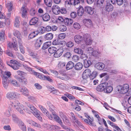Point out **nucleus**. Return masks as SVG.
<instances>
[{
    "label": "nucleus",
    "mask_w": 131,
    "mask_h": 131,
    "mask_svg": "<svg viewBox=\"0 0 131 131\" xmlns=\"http://www.w3.org/2000/svg\"><path fill=\"white\" fill-rule=\"evenodd\" d=\"M71 1L72 2H72V4H73L74 6L78 5L80 3V0H71Z\"/></svg>",
    "instance_id": "nucleus-63"
},
{
    "label": "nucleus",
    "mask_w": 131,
    "mask_h": 131,
    "mask_svg": "<svg viewBox=\"0 0 131 131\" xmlns=\"http://www.w3.org/2000/svg\"><path fill=\"white\" fill-rule=\"evenodd\" d=\"M12 106L14 109L20 114H23L24 111L27 113L31 112L40 120H42V118L39 114V111L37 109L33 106L29 104L27 106H24V105L18 102H16L12 103Z\"/></svg>",
    "instance_id": "nucleus-1"
},
{
    "label": "nucleus",
    "mask_w": 131,
    "mask_h": 131,
    "mask_svg": "<svg viewBox=\"0 0 131 131\" xmlns=\"http://www.w3.org/2000/svg\"><path fill=\"white\" fill-rule=\"evenodd\" d=\"M91 64V62L90 60H85L84 62V65L86 68L89 67Z\"/></svg>",
    "instance_id": "nucleus-37"
},
{
    "label": "nucleus",
    "mask_w": 131,
    "mask_h": 131,
    "mask_svg": "<svg viewBox=\"0 0 131 131\" xmlns=\"http://www.w3.org/2000/svg\"><path fill=\"white\" fill-rule=\"evenodd\" d=\"M10 64H8L9 66V65H13V64H18L19 63L17 61L14 60H11L10 61Z\"/></svg>",
    "instance_id": "nucleus-59"
},
{
    "label": "nucleus",
    "mask_w": 131,
    "mask_h": 131,
    "mask_svg": "<svg viewBox=\"0 0 131 131\" xmlns=\"http://www.w3.org/2000/svg\"><path fill=\"white\" fill-rule=\"evenodd\" d=\"M63 50L62 48L59 49H57L54 54V56L56 58H58L60 57L62 54Z\"/></svg>",
    "instance_id": "nucleus-11"
},
{
    "label": "nucleus",
    "mask_w": 131,
    "mask_h": 131,
    "mask_svg": "<svg viewBox=\"0 0 131 131\" xmlns=\"http://www.w3.org/2000/svg\"><path fill=\"white\" fill-rule=\"evenodd\" d=\"M5 31L4 30L1 31L0 32V39L1 40L3 41L5 37Z\"/></svg>",
    "instance_id": "nucleus-42"
},
{
    "label": "nucleus",
    "mask_w": 131,
    "mask_h": 131,
    "mask_svg": "<svg viewBox=\"0 0 131 131\" xmlns=\"http://www.w3.org/2000/svg\"><path fill=\"white\" fill-rule=\"evenodd\" d=\"M9 83V80L8 79H3V84L5 88H7Z\"/></svg>",
    "instance_id": "nucleus-30"
},
{
    "label": "nucleus",
    "mask_w": 131,
    "mask_h": 131,
    "mask_svg": "<svg viewBox=\"0 0 131 131\" xmlns=\"http://www.w3.org/2000/svg\"><path fill=\"white\" fill-rule=\"evenodd\" d=\"M32 58L35 59L36 61L40 63L42 62V61L40 60V56H38L37 53L36 54V55H35Z\"/></svg>",
    "instance_id": "nucleus-44"
},
{
    "label": "nucleus",
    "mask_w": 131,
    "mask_h": 131,
    "mask_svg": "<svg viewBox=\"0 0 131 131\" xmlns=\"http://www.w3.org/2000/svg\"><path fill=\"white\" fill-rule=\"evenodd\" d=\"M39 107L40 108L42 112L46 115L47 114V113L48 112L47 110L43 106L41 105H39Z\"/></svg>",
    "instance_id": "nucleus-45"
},
{
    "label": "nucleus",
    "mask_w": 131,
    "mask_h": 131,
    "mask_svg": "<svg viewBox=\"0 0 131 131\" xmlns=\"http://www.w3.org/2000/svg\"><path fill=\"white\" fill-rule=\"evenodd\" d=\"M48 42H46L44 43L42 47L43 49L45 50L48 48L50 46Z\"/></svg>",
    "instance_id": "nucleus-58"
},
{
    "label": "nucleus",
    "mask_w": 131,
    "mask_h": 131,
    "mask_svg": "<svg viewBox=\"0 0 131 131\" xmlns=\"http://www.w3.org/2000/svg\"><path fill=\"white\" fill-rule=\"evenodd\" d=\"M64 19L62 16H59L58 17L57 20V22L60 24H62L63 22L64 23Z\"/></svg>",
    "instance_id": "nucleus-51"
},
{
    "label": "nucleus",
    "mask_w": 131,
    "mask_h": 131,
    "mask_svg": "<svg viewBox=\"0 0 131 131\" xmlns=\"http://www.w3.org/2000/svg\"><path fill=\"white\" fill-rule=\"evenodd\" d=\"M71 121L74 124L76 123L77 124L80 122L77 119V117H73V118H72Z\"/></svg>",
    "instance_id": "nucleus-56"
},
{
    "label": "nucleus",
    "mask_w": 131,
    "mask_h": 131,
    "mask_svg": "<svg viewBox=\"0 0 131 131\" xmlns=\"http://www.w3.org/2000/svg\"><path fill=\"white\" fill-rule=\"evenodd\" d=\"M38 30L40 33L43 34L45 32V28L43 26H41L39 28Z\"/></svg>",
    "instance_id": "nucleus-54"
},
{
    "label": "nucleus",
    "mask_w": 131,
    "mask_h": 131,
    "mask_svg": "<svg viewBox=\"0 0 131 131\" xmlns=\"http://www.w3.org/2000/svg\"><path fill=\"white\" fill-rule=\"evenodd\" d=\"M8 46L10 48H13L15 51L18 50L17 44H14L13 43H12L10 42H8Z\"/></svg>",
    "instance_id": "nucleus-23"
},
{
    "label": "nucleus",
    "mask_w": 131,
    "mask_h": 131,
    "mask_svg": "<svg viewBox=\"0 0 131 131\" xmlns=\"http://www.w3.org/2000/svg\"><path fill=\"white\" fill-rule=\"evenodd\" d=\"M73 26L74 28L77 29H79L81 27L79 23L77 22H76L74 23Z\"/></svg>",
    "instance_id": "nucleus-57"
},
{
    "label": "nucleus",
    "mask_w": 131,
    "mask_h": 131,
    "mask_svg": "<svg viewBox=\"0 0 131 131\" xmlns=\"http://www.w3.org/2000/svg\"><path fill=\"white\" fill-rule=\"evenodd\" d=\"M67 29L66 27L64 25H61L59 27V30L61 31H65L67 30Z\"/></svg>",
    "instance_id": "nucleus-55"
},
{
    "label": "nucleus",
    "mask_w": 131,
    "mask_h": 131,
    "mask_svg": "<svg viewBox=\"0 0 131 131\" xmlns=\"http://www.w3.org/2000/svg\"><path fill=\"white\" fill-rule=\"evenodd\" d=\"M37 69L43 72L44 74H48V75H49V74L48 72L45 69H43L42 68L39 67L37 68Z\"/></svg>",
    "instance_id": "nucleus-62"
},
{
    "label": "nucleus",
    "mask_w": 131,
    "mask_h": 131,
    "mask_svg": "<svg viewBox=\"0 0 131 131\" xmlns=\"http://www.w3.org/2000/svg\"><path fill=\"white\" fill-rule=\"evenodd\" d=\"M38 19L36 17H35L32 18L29 21V24L30 25H33L36 24L38 22Z\"/></svg>",
    "instance_id": "nucleus-27"
},
{
    "label": "nucleus",
    "mask_w": 131,
    "mask_h": 131,
    "mask_svg": "<svg viewBox=\"0 0 131 131\" xmlns=\"http://www.w3.org/2000/svg\"><path fill=\"white\" fill-rule=\"evenodd\" d=\"M27 122L32 126L37 128H41V126L40 124L36 123L32 120H28Z\"/></svg>",
    "instance_id": "nucleus-14"
},
{
    "label": "nucleus",
    "mask_w": 131,
    "mask_h": 131,
    "mask_svg": "<svg viewBox=\"0 0 131 131\" xmlns=\"http://www.w3.org/2000/svg\"><path fill=\"white\" fill-rule=\"evenodd\" d=\"M108 123L118 131H122L120 128L116 125L115 124L113 123L110 121H107Z\"/></svg>",
    "instance_id": "nucleus-24"
},
{
    "label": "nucleus",
    "mask_w": 131,
    "mask_h": 131,
    "mask_svg": "<svg viewBox=\"0 0 131 131\" xmlns=\"http://www.w3.org/2000/svg\"><path fill=\"white\" fill-rule=\"evenodd\" d=\"M42 43V41L40 38L37 39L36 42L35 44V47L37 48L40 47Z\"/></svg>",
    "instance_id": "nucleus-32"
},
{
    "label": "nucleus",
    "mask_w": 131,
    "mask_h": 131,
    "mask_svg": "<svg viewBox=\"0 0 131 131\" xmlns=\"http://www.w3.org/2000/svg\"><path fill=\"white\" fill-rule=\"evenodd\" d=\"M123 0H112V3L113 4H115L116 3L118 5H121L123 3Z\"/></svg>",
    "instance_id": "nucleus-34"
},
{
    "label": "nucleus",
    "mask_w": 131,
    "mask_h": 131,
    "mask_svg": "<svg viewBox=\"0 0 131 131\" xmlns=\"http://www.w3.org/2000/svg\"><path fill=\"white\" fill-rule=\"evenodd\" d=\"M9 84L14 86H18V83L15 80H9Z\"/></svg>",
    "instance_id": "nucleus-46"
},
{
    "label": "nucleus",
    "mask_w": 131,
    "mask_h": 131,
    "mask_svg": "<svg viewBox=\"0 0 131 131\" xmlns=\"http://www.w3.org/2000/svg\"><path fill=\"white\" fill-rule=\"evenodd\" d=\"M33 74L36 75L37 77L42 80H45V75L40 73L34 71L33 72Z\"/></svg>",
    "instance_id": "nucleus-22"
},
{
    "label": "nucleus",
    "mask_w": 131,
    "mask_h": 131,
    "mask_svg": "<svg viewBox=\"0 0 131 131\" xmlns=\"http://www.w3.org/2000/svg\"><path fill=\"white\" fill-rule=\"evenodd\" d=\"M58 38H57L54 40L52 43V44L53 45H59L60 43V42L58 41Z\"/></svg>",
    "instance_id": "nucleus-64"
},
{
    "label": "nucleus",
    "mask_w": 131,
    "mask_h": 131,
    "mask_svg": "<svg viewBox=\"0 0 131 131\" xmlns=\"http://www.w3.org/2000/svg\"><path fill=\"white\" fill-rule=\"evenodd\" d=\"M38 35L37 32L33 31L31 33L29 36V38L30 39H32Z\"/></svg>",
    "instance_id": "nucleus-49"
},
{
    "label": "nucleus",
    "mask_w": 131,
    "mask_h": 131,
    "mask_svg": "<svg viewBox=\"0 0 131 131\" xmlns=\"http://www.w3.org/2000/svg\"><path fill=\"white\" fill-rule=\"evenodd\" d=\"M101 52L97 50L94 51L92 53L94 57H96L99 56Z\"/></svg>",
    "instance_id": "nucleus-53"
},
{
    "label": "nucleus",
    "mask_w": 131,
    "mask_h": 131,
    "mask_svg": "<svg viewBox=\"0 0 131 131\" xmlns=\"http://www.w3.org/2000/svg\"><path fill=\"white\" fill-rule=\"evenodd\" d=\"M113 90V88L111 86H108V84L105 89L104 92L110 93Z\"/></svg>",
    "instance_id": "nucleus-36"
},
{
    "label": "nucleus",
    "mask_w": 131,
    "mask_h": 131,
    "mask_svg": "<svg viewBox=\"0 0 131 131\" xmlns=\"http://www.w3.org/2000/svg\"><path fill=\"white\" fill-rule=\"evenodd\" d=\"M116 89L121 94H125L127 92L129 89L128 84H125L123 85H119L117 86Z\"/></svg>",
    "instance_id": "nucleus-2"
},
{
    "label": "nucleus",
    "mask_w": 131,
    "mask_h": 131,
    "mask_svg": "<svg viewBox=\"0 0 131 131\" xmlns=\"http://www.w3.org/2000/svg\"><path fill=\"white\" fill-rule=\"evenodd\" d=\"M52 10L53 13L56 15L60 13V8L58 6H53L52 7Z\"/></svg>",
    "instance_id": "nucleus-15"
},
{
    "label": "nucleus",
    "mask_w": 131,
    "mask_h": 131,
    "mask_svg": "<svg viewBox=\"0 0 131 131\" xmlns=\"http://www.w3.org/2000/svg\"><path fill=\"white\" fill-rule=\"evenodd\" d=\"M57 48L54 47H49L48 49L49 52L50 53H55L57 50Z\"/></svg>",
    "instance_id": "nucleus-41"
},
{
    "label": "nucleus",
    "mask_w": 131,
    "mask_h": 131,
    "mask_svg": "<svg viewBox=\"0 0 131 131\" xmlns=\"http://www.w3.org/2000/svg\"><path fill=\"white\" fill-rule=\"evenodd\" d=\"M53 37V35L52 34L48 33L45 35L44 37L46 40H50L52 39Z\"/></svg>",
    "instance_id": "nucleus-35"
},
{
    "label": "nucleus",
    "mask_w": 131,
    "mask_h": 131,
    "mask_svg": "<svg viewBox=\"0 0 131 131\" xmlns=\"http://www.w3.org/2000/svg\"><path fill=\"white\" fill-rule=\"evenodd\" d=\"M91 71L90 69H86L83 73L82 77L83 79H86L89 77L90 78V74H91Z\"/></svg>",
    "instance_id": "nucleus-8"
},
{
    "label": "nucleus",
    "mask_w": 131,
    "mask_h": 131,
    "mask_svg": "<svg viewBox=\"0 0 131 131\" xmlns=\"http://www.w3.org/2000/svg\"><path fill=\"white\" fill-rule=\"evenodd\" d=\"M107 5L106 6V10L108 12L112 11L113 9V6L110 3L107 2Z\"/></svg>",
    "instance_id": "nucleus-20"
},
{
    "label": "nucleus",
    "mask_w": 131,
    "mask_h": 131,
    "mask_svg": "<svg viewBox=\"0 0 131 131\" xmlns=\"http://www.w3.org/2000/svg\"><path fill=\"white\" fill-rule=\"evenodd\" d=\"M44 0V3L47 6L49 7H51V6L52 4V0Z\"/></svg>",
    "instance_id": "nucleus-40"
},
{
    "label": "nucleus",
    "mask_w": 131,
    "mask_h": 131,
    "mask_svg": "<svg viewBox=\"0 0 131 131\" xmlns=\"http://www.w3.org/2000/svg\"><path fill=\"white\" fill-rule=\"evenodd\" d=\"M12 116L13 117V119L14 122L16 123H18L19 121V120L16 117V115L13 114L12 115Z\"/></svg>",
    "instance_id": "nucleus-52"
},
{
    "label": "nucleus",
    "mask_w": 131,
    "mask_h": 131,
    "mask_svg": "<svg viewBox=\"0 0 131 131\" xmlns=\"http://www.w3.org/2000/svg\"><path fill=\"white\" fill-rule=\"evenodd\" d=\"M13 34L14 35L18 38L19 45H21L22 42V36L20 32L17 30L14 29L13 31Z\"/></svg>",
    "instance_id": "nucleus-5"
},
{
    "label": "nucleus",
    "mask_w": 131,
    "mask_h": 131,
    "mask_svg": "<svg viewBox=\"0 0 131 131\" xmlns=\"http://www.w3.org/2000/svg\"><path fill=\"white\" fill-rule=\"evenodd\" d=\"M83 67V65L82 63L78 62L74 66V68L77 70H80L82 69Z\"/></svg>",
    "instance_id": "nucleus-29"
},
{
    "label": "nucleus",
    "mask_w": 131,
    "mask_h": 131,
    "mask_svg": "<svg viewBox=\"0 0 131 131\" xmlns=\"http://www.w3.org/2000/svg\"><path fill=\"white\" fill-rule=\"evenodd\" d=\"M47 104L49 107V108L50 111L53 113V110L54 108V106L52 105L51 103L49 102H47Z\"/></svg>",
    "instance_id": "nucleus-50"
},
{
    "label": "nucleus",
    "mask_w": 131,
    "mask_h": 131,
    "mask_svg": "<svg viewBox=\"0 0 131 131\" xmlns=\"http://www.w3.org/2000/svg\"><path fill=\"white\" fill-rule=\"evenodd\" d=\"M54 119L57 122L61 125L62 127L67 130V131H71L72 130L70 128H67L65 126L62 125V123L59 117L56 114H53Z\"/></svg>",
    "instance_id": "nucleus-4"
},
{
    "label": "nucleus",
    "mask_w": 131,
    "mask_h": 131,
    "mask_svg": "<svg viewBox=\"0 0 131 131\" xmlns=\"http://www.w3.org/2000/svg\"><path fill=\"white\" fill-rule=\"evenodd\" d=\"M37 12V10L35 8H31L30 10V15L34 16L35 15Z\"/></svg>",
    "instance_id": "nucleus-48"
},
{
    "label": "nucleus",
    "mask_w": 131,
    "mask_h": 131,
    "mask_svg": "<svg viewBox=\"0 0 131 131\" xmlns=\"http://www.w3.org/2000/svg\"><path fill=\"white\" fill-rule=\"evenodd\" d=\"M43 20L45 21H48L50 19V16L48 13H46L41 16Z\"/></svg>",
    "instance_id": "nucleus-21"
},
{
    "label": "nucleus",
    "mask_w": 131,
    "mask_h": 131,
    "mask_svg": "<svg viewBox=\"0 0 131 131\" xmlns=\"http://www.w3.org/2000/svg\"><path fill=\"white\" fill-rule=\"evenodd\" d=\"M84 39L85 44L87 45H91L92 43V39L91 36L88 34H86L84 35Z\"/></svg>",
    "instance_id": "nucleus-6"
},
{
    "label": "nucleus",
    "mask_w": 131,
    "mask_h": 131,
    "mask_svg": "<svg viewBox=\"0 0 131 131\" xmlns=\"http://www.w3.org/2000/svg\"><path fill=\"white\" fill-rule=\"evenodd\" d=\"M84 10L85 12L90 15H92L93 13V10L91 7H86L85 8Z\"/></svg>",
    "instance_id": "nucleus-25"
},
{
    "label": "nucleus",
    "mask_w": 131,
    "mask_h": 131,
    "mask_svg": "<svg viewBox=\"0 0 131 131\" xmlns=\"http://www.w3.org/2000/svg\"><path fill=\"white\" fill-rule=\"evenodd\" d=\"M6 97L9 100H16L20 98V94L16 92H9L7 93Z\"/></svg>",
    "instance_id": "nucleus-3"
},
{
    "label": "nucleus",
    "mask_w": 131,
    "mask_h": 131,
    "mask_svg": "<svg viewBox=\"0 0 131 131\" xmlns=\"http://www.w3.org/2000/svg\"><path fill=\"white\" fill-rule=\"evenodd\" d=\"M74 51L75 52L80 54L83 53V51L82 49L80 48L77 47L74 48Z\"/></svg>",
    "instance_id": "nucleus-43"
},
{
    "label": "nucleus",
    "mask_w": 131,
    "mask_h": 131,
    "mask_svg": "<svg viewBox=\"0 0 131 131\" xmlns=\"http://www.w3.org/2000/svg\"><path fill=\"white\" fill-rule=\"evenodd\" d=\"M107 84L108 83L106 82L99 84L96 88V90L99 92L104 91V92L105 89Z\"/></svg>",
    "instance_id": "nucleus-7"
},
{
    "label": "nucleus",
    "mask_w": 131,
    "mask_h": 131,
    "mask_svg": "<svg viewBox=\"0 0 131 131\" xmlns=\"http://www.w3.org/2000/svg\"><path fill=\"white\" fill-rule=\"evenodd\" d=\"M86 117L88 118V119H85L84 120L85 122L90 126H93L94 124L92 122L93 121V118H91L88 115H87Z\"/></svg>",
    "instance_id": "nucleus-13"
},
{
    "label": "nucleus",
    "mask_w": 131,
    "mask_h": 131,
    "mask_svg": "<svg viewBox=\"0 0 131 131\" xmlns=\"http://www.w3.org/2000/svg\"><path fill=\"white\" fill-rule=\"evenodd\" d=\"M73 19L68 18H65L64 19V23L65 25L67 26L70 25L73 23Z\"/></svg>",
    "instance_id": "nucleus-26"
},
{
    "label": "nucleus",
    "mask_w": 131,
    "mask_h": 131,
    "mask_svg": "<svg viewBox=\"0 0 131 131\" xmlns=\"http://www.w3.org/2000/svg\"><path fill=\"white\" fill-rule=\"evenodd\" d=\"M84 36L82 37L79 34L76 35L74 37V39L75 42L77 43H80L81 41L84 40Z\"/></svg>",
    "instance_id": "nucleus-9"
},
{
    "label": "nucleus",
    "mask_w": 131,
    "mask_h": 131,
    "mask_svg": "<svg viewBox=\"0 0 131 131\" xmlns=\"http://www.w3.org/2000/svg\"><path fill=\"white\" fill-rule=\"evenodd\" d=\"M11 73L9 71H6L4 72L2 76L3 79H8L11 78Z\"/></svg>",
    "instance_id": "nucleus-12"
},
{
    "label": "nucleus",
    "mask_w": 131,
    "mask_h": 131,
    "mask_svg": "<svg viewBox=\"0 0 131 131\" xmlns=\"http://www.w3.org/2000/svg\"><path fill=\"white\" fill-rule=\"evenodd\" d=\"M74 67V63L71 61L68 62L66 66V68L67 70H69L72 69Z\"/></svg>",
    "instance_id": "nucleus-18"
},
{
    "label": "nucleus",
    "mask_w": 131,
    "mask_h": 131,
    "mask_svg": "<svg viewBox=\"0 0 131 131\" xmlns=\"http://www.w3.org/2000/svg\"><path fill=\"white\" fill-rule=\"evenodd\" d=\"M66 36V34L64 33L60 34L58 36V38L61 39H63Z\"/></svg>",
    "instance_id": "nucleus-60"
},
{
    "label": "nucleus",
    "mask_w": 131,
    "mask_h": 131,
    "mask_svg": "<svg viewBox=\"0 0 131 131\" xmlns=\"http://www.w3.org/2000/svg\"><path fill=\"white\" fill-rule=\"evenodd\" d=\"M92 112L94 114L95 116L96 117L98 118L99 121H100L101 119L99 115L97 114L96 112L94 110L92 111Z\"/></svg>",
    "instance_id": "nucleus-61"
},
{
    "label": "nucleus",
    "mask_w": 131,
    "mask_h": 131,
    "mask_svg": "<svg viewBox=\"0 0 131 131\" xmlns=\"http://www.w3.org/2000/svg\"><path fill=\"white\" fill-rule=\"evenodd\" d=\"M84 13V9L83 7L82 6H79V9L78 10L77 14L79 16H81Z\"/></svg>",
    "instance_id": "nucleus-33"
},
{
    "label": "nucleus",
    "mask_w": 131,
    "mask_h": 131,
    "mask_svg": "<svg viewBox=\"0 0 131 131\" xmlns=\"http://www.w3.org/2000/svg\"><path fill=\"white\" fill-rule=\"evenodd\" d=\"M20 91L24 95L28 96H29L28 91L27 89L25 87H23L20 89Z\"/></svg>",
    "instance_id": "nucleus-19"
},
{
    "label": "nucleus",
    "mask_w": 131,
    "mask_h": 131,
    "mask_svg": "<svg viewBox=\"0 0 131 131\" xmlns=\"http://www.w3.org/2000/svg\"><path fill=\"white\" fill-rule=\"evenodd\" d=\"M19 18V17L16 16L15 19L14 24L15 26L16 27H19L20 25Z\"/></svg>",
    "instance_id": "nucleus-31"
},
{
    "label": "nucleus",
    "mask_w": 131,
    "mask_h": 131,
    "mask_svg": "<svg viewBox=\"0 0 131 131\" xmlns=\"http://www.w3.org/2000/svg\"><path fill=\"white\" fill-rule=\"evenodd\" d=\"M6 6L9 12H11L13 8V4L10 2H9L7 3H6Z\"/></svg>",
    "instance_id": "nucleus-28"
},
{
    "label": "nucleus",
    "mask_w": 131,
    "mask_h": 131,
    "mask_svg": "<svg viewBox=\"0 0 131 131\" xmlns=\"http://www.w3.org/2000/svg\"><path fill=\"white\" fill-rule=\"evenodd\" d=\"M16 73L18 75L23 77H26L27 75V73L26 72L19 70L17 71Z\"/></svg>",
    "instance_id": "nucleus-39"
},
{
    "label": "nucleus",
    "mask_w": 131,
    "mask_h": 131,
    "mask_svg": "<svg viewBox=\"0 0 131 131\" xmlns=\"http://www.w3.org/2000/svg\"><path fill=\"white\" fill-rule=\"evenodd\" d=\"M97 72L96 71H93L92 73H91L90 76V78L91 80H93L94 78H95L96 76L97 75Z\"/></svg>",
    "instance_id": "nucleus-38"
},
{
    "label": "nucleus",
    "mask_w": 131,
    "mask_h": 131,
    "mask_svg": "<svg viewBox=\"0 0 131 131\" xmlns=\"http://www.w3.org/2000/svg\"><path fill=\"white\" fill-rule=\"evenodd\" d=\"M105 65L102 62H99L97 63L95 65V67L98 70H103L105 67Z\"/></svg>",
    "instance_id": "nucleus-16"
},
{
    "label": "nucleus",
    "mask_w": 131,
    "mask_h": 131,
    "mask_svg": "<svg viewBox=\"0 0 131 131\" xmlns=\"http://www.w3.org/2000/svg\"><path fill=\"white\" fill-rule=\"evenodd\" d=\"M83 21L85 25L88 28H91L92 26V22L90 19H85Z\"/></svg>",
    "instance_id": "nucleus-10"
},
{
    "label": "nucleus",
    "mask_w": 131,
    "mask_h": 131,
    "mask_svg": "<svg viewBox=\"0 0 131 131\" xmlns=\"http://www.w3.org/2000/svg\"><path fill=\"white\" fill-rule=\"evenodd\" d=\"M20 63H19L18 64V65L17 64H13V65H9V66L14 69L15 70H17L19 69V67H20Z\"/></svg>",
    "instance_id": "nucleus-47"
},
{
    "label": "nucleus",
    "mask_w": 131,
    "mask_h": 131,
    "mask_svg": "<svg viewBox=\"0 0 131 131\" xmlns=\"http://www.w3.org/2000/svg\"><path fill=\"white\" fill-rule=\"evenodd\" d=\"M21 11L22 14V17L23 18H25L27 16V11L26 8L25 6H23L21 8Z\"/></svg>",
    "instance_id": "nucleus-17"
}]
</instances>
